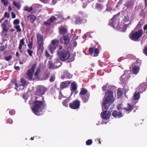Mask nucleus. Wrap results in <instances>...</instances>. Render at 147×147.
I'll return each mask as SVG.
<instances>
[{
	"label": "nucleus",
	"mask_w": 147,
	"mask_h": 147,
	"mask_svg": "<svg viewBox=\"0 0 147 147\" xmlns=\"http://www.w3.org/2000/svg\"><path fill=\"white\" fill-rule=\"evenodd\" d=\"M4 17L5 18H9V14L7 12H5L4 15Z\"/></svg>",
	"instance_id": "55"
},
{
	"label": "nucleus",
	"mask_w": 147,
	"mask_h": 147,
	"mask_svg": "<svg viewBox=\"0 0 147 147\" xmlns=\"http://www.w3.org/2000/svg\"><path fill=\"white\" fill-rule=\"evenodd\" d=\"M11 16L12 18H15L16 17V14L13 12H11Z\"/></svg>",
	"instance_id": "60"
},
{
	"label": "nucleus",
	"mask_w": 147,
	"mask_h": 147,
	"mask_svg": "<svg viewBox=\"0 0 147 147\" xmlns=\"http://www.w3.org/2000/svg\"><path fill=\"white\" fill-rule=\"evenodd\" d=\"M5 50V47L4 46H0V51H3Z\"/></svg>",
	"instance_id": "54"
},
{
	"label": "nucleus",
	"mask_w": 147,
	"mask_h": 147,
	"mask_svg": "<svg viewBox=\"0 0 147 147\" xmlns=\"http://www.w3.org/2000/svg\"><path fill=\"white\" fill-rule=\"evenodd\" d=\"M140 97V92L136 91L135 94L133 96L132 98L134 100H138Z\"/></svg>",
	"instance_id": "25"
},
{
	"label": "nucleus",
	"mask_w": 147,
	"mask_h": 147,
	"mask_svg": "<svg viewBox=\"0 0 147 147\" xmlns=\"http://www.w3.org/2000/svg\"><path fill=\"white\" fill-rule=\"evenodd\" d=\"M50 73L48 71H46L45 72L44 75V78L45 80H46L49 77L50 75Z\"/></svg>",
	"instance_id": "33"
},
{
	"label": "nucleus",
	"mask_w": 147,
	"mask_h": 147,
	"mask_svg": "<svg viewBox=\"0 0 147 147\" xmlns=\"http://www.w3.org/2000/svg\"><path fill=\"white\" fill-rule=\"evenodd\" d=\"M20 21L18 19L15 20L13 22V24L14 25H18L19 24Z\"/></svg>",
	"instance_id": "48"
},
{
	"label": "nucleus",
	"mask_w": 147,
	"mask_h": 147,
	"mask_svg": "<svg viewBox=\"0 0 147 147\" xmlns=\"http://www.w3.org/2000/svg\"><path fill=\"white\" fill-rule=\"evenodd\" d=\"M27 52L30 57H32V54L33 53V52L32 51L30 50V49H28L27 50Z\"/></svg>",
	"instance_id": "42"
},
{
	"label": "nucleus",
	"mask_w": 147,
	"mask_h": 147,
	"mask_svg": "<svg viewBox=\"0 0 147 147\" xmlns=\"http://www.w3.org/2000/svg\"><path fill=\"white\" fill-rule=\"evenodd\" d=\"M33 42L32 41H30L28 45V48L31 49L32 48Z\"/></svg>",
	"instance_id": "51"
},
{
	"label": "nucleus",
	"mask_w": 147,
	"mask_h": 147,
	"mask_svg": "<svg viewBox=\"0 0 147 147\" xmlns=\"http://www.w3.org/2000/svg\"><path fill=\"white\" fill-rule=\"evenodd\" d=\"M71 82L69 81H65L61 82L60 85V88L61 90H63L65 88H68L71 83Z\"/></svg>",
	"instance_id": "13"
},
{
	"label": "nucleus",
	"mask_w": 147,
	"mask_h": 147,
	"mask_svg": "<svg viewBox=\"0 0 147 147\" xmlns=\"http://www.w3.org/2000/svg\"><path fill=\"white\" fill-rule=\"evenodd\" d=\"M144 53L146 55H147V47H145L143 50Z\"/></svg>",
	"instance_id": "57"
},
{
	"label": "nucleus",
	"mask_w": 147,
	"mask_h": 147,
	"mask_svg": "<svg viewBox=\"0 0 147 147\" xmlns=\"http://www.w3.org/2000/svg\"><path fill=\"white\" fill-rule=\"evenodd\" d=\"M83 19L79 16H76L75 18L74 23L76 25H80L82 24Z\"/></svg>",
	"instance_id": "20"
},
{
	"label": "nucleus",
	"mask_w": 147,
	"mask_h": 147,
	"mask_svg": "<svg viewBox=\"0 0 147 147\" xmlns=\"http://www.w3.org/2000/svg\"><path fill=\"white\" fill-rule=\"evenodd\" d=\"M143 24V23L141 20L139 22L137 25L136 27L138 28H140Z\"/></svg>",
	"instance_id": "36"
},
{
	"label": "nucleus",
	"mask_w": 147,
	"mask_h": 147,
	"mask_svg": "<svg viewBox=\"0 0 147 147\" xmlns=\"http://www.w3.org/2000/svg\"><path fill=\"white\" fill-rule=\"evenodd\" d=\"M88 3L87 2L84 3H83V8H85L87 5Z\"/></svg>",
	"instance_id": "63"
},
{
	"label": "nucleus",
	"mask_w": 147,
	"mask_h": 147,
	"mask_svg": "<svg viewBox=\"0 0 147 147\" xmlns=\"http://www.w3.org/2000/svg\"><path fill=\"white\" fill-rule=\"evenodd\" d=\"M129 16H126L124 17L123 20L124 22H126L129 21Z\"/></svg>",
	"instance_id": "44"
},
{
	"label": "nucleus",
	"mask_w": 147,
	"mask_h": 147,
	"mask_svg": "<svg viewBox=\"0 0 147 147\" xmlns=\"http://www.w3.org/2000/svg\"><path fill=\"white\" fill-rule=\"evenodd\" d=\"M34 71L32 69H29L27 71V75L30 80H32Z\"/></svg>",
	"instance_id": "24"
},
{
	"label": "nucleus",
	"mask_w": 147,
	"mask_h": 147,
	"mask_svg": "<svg viewBox=\"0 0 147 147\" xmlns=\"http://www.w3.org/2000/svg\"><path fill=\"white\" fill-rule=\"evenodd\" d=\"M131 71L129 70H125L124 74L120 78V80L123 83L130 78V74Z\"/></svg>",
	"instance_id": "10"
},
{
	"label": "nucleus",
	"mask_w": 147,
	"mask_h": 147,
	"mask_svg": "<svg viewBox=\"0 0 147 147\" xmlns=\"http://www.w3.org/2000/svg\"><path fill=\"white\" fill-rule=\"evenodd\" d=\"M62 64L61 62L59 61H56L55 62V69L61 66Z\"/></svg>",
	"instance_id": "31"
},
{
	"label": "nucleus",
	"mask_w": 147,
	"mask_h": 147,
	"mask_svg": "<svg viewBox=\"0 0 147 147\" xmlns=\"http://www.w3.org/2000/svg\"><path fill=\"white\" fill-rule=\"evenodd\" d=\"M103 102L102 104L105 109L107 110L111 105H112L115 100L113 92L111 90H107L105 93Z\"/></svg>",
	"instance_id": "2"
},
{
	"label": "nucleus",
	"mask_w": 147,
	"mask_h": 147,
	"mask_svg": "<svg viewBox=\"0 0 147 147\" xmlns=\"http://www.w3.org/2000/svg\"><path fill=\"white\" fill-rule=\"evenodd\" d=\"M80 105V101L78 99L73 101L69 104L70 108L75 110L79 108Z\"/></svg>",
	"instance_id": "8"
},
{
	"label": "nucleus",
	"mask_w": 147,
	"mask_h": 147,
	"mask_svg": "<svg viewBox=\"0 0 147 147\" xmlns=\"http://www.w3.org/2000/svg\"><path fill=\"white\" fill-rule=\"evenodd\" d=\"M9 113L11 115H13L15 113V111L14 110H11L9 111Z\"/></svg>",
	"instance_id": "53"
},
{
	"label": "nucleus",
	"mask_w": 147,
	"mask_h": 147,
	"mask_svg": "<svg viewBox=\"0 0 147 147\" xmlns=\"http://www.w3.org/2000/svg\"><path fill=\"white\" fill-rule=\"evenodd\" d=\"M134 5V1L133 0H129L127 1L124 5V6L128 8H132Z\"/></svg>",
	"instance_id": "16"
},
{
	"label": "nucleus",
	"mask_w": 147,
	"mask_h": 147,
	"mask_svg": "<svg viewBox=\"0 0 147 147\" xmlns=\"http://www.w3.org/2000/svg\"><path fill=\"white\" fill-rule=\"evenodd\" d=\"M13 5L17 7L18 9L20 8L21 5L20 3H18L15 1H13Z\"/></svg>",
	"instance_id": "30"
},
{
	"label": "nucleus",
	"mask_w": 147,
	"mask_h": 147,
	"mask_svg": "<svg viewBox=\"0 0 147 147\" xmlns=\"http://www.w3.org/2000/svg\"><path fill=\"white\" fill-rule=\"evenodd\" d=\"M1 1L3 3L5 6H6L8 5V2L7 1L5 0H1Z\"/></svg>",
	"instance_id": "49"
},
{
	"label": "nucleus",
	"mask_w": 147,
	"mask_h": 147,
	"mask_svg": "<svg viewBox=\"0 0 147 147\" xmlns=\"http://www.w3.org/2000/svg\"><path fill=\"white\" fill-rule=\"evenodd\" d=\"M45 102L44 97L42 96L35 97L34 101L32 103V110L35 114L39 115L38 113L43 109Z\"/></svg>",
	"instance_id": "1"
},
{
	"label": "nucleus",
	"mask_w": 147,
	"mask_h": 147,
	"mask_svg": "<svg viewBox=\"0 0 147 147\" xmlns=\"http://www.w3.org/2000/svg\"><path fill=\"white\" fill-rule=\"evenodd\" d=\"M107 110L103 111L101 113L100 115L102 119L107 120L110 118L111 116V112L110 110H109L107 113Z\"/></svg>",
	"instance_id": "12"
},
{
	"label": "nucleus",
	"mask_w": 147,
	"mask_h": 147,
	"mask_svg": "<svg viewBox=\"0 0 147 147\" xmlns=\"http://www.w3.org/2000/svg\"><path fill=\"white\" fill-rule=\"evenodd\" d=\"M134 108V107L133 106L128 103L127 104V106L123 108V109L127 113H129L132 111Z\"/></svg>",
	"instance_id": "15"
},
{
	"label": "nucleus",
	"mask_w": 147,
	"mask_h": 147,
	"mask_svg": "<svg viewBox=\"0 0 147 147\" xmlns=\"http://www.w3.org/2000/svg\"><path fill=\"white\" fill-rule=\"evenodd\" d=\"M27 18L30 20V22L32 23H33L34 21L36 19V17L35 16L31 14H30L27 15Z\"/></svg>",
	"instance_id": "23"
},
{
	"label": "nucleus",
	"mask_w": 147,
	"mask_h": 147,
	"mask_svg": "<svg viewBox=\"0 0 147 147\" xmlns=\"http://www.w3.org/2000/svg\"><path fill=\"white\" fill-rule=\"evenodd\" d=\"M60 40L62 44L64 43L65 45H67L69 43L70 39L69 36L66 35L61 37Z\"/></svg>",
	"instance_id": "11"
},
{
	"label": "nucleus",
	"mask_w": 147,
	"mask_h": 147,
	"mask_svg": "<svg viewBox=\"0 0 147 147\" xmlns=\"http://www.w3.org/2000/svg\"><path fill=\"white\" fill-rule=\"evenodd\" d=\"M55 79V76H51V77L49 81L51 82H54Z\"/></svg>",
	"instance_id": "50"
},
{
	"label": "nucleus",
	"mask_w": 147,
	"mask_h": 147,
	"mask_svg": "<svg viewBox=\"0 0 147 147\" xmlns=\"http://www.w3.org/2000/svg\"><path fill=\"white\" fill-rule=\"evenodd\" d=\"M94 52L95 53L94 55V57L97 56L99 54V51L97 48L94 49Z\"/></svg>",
	"instance_id": "38"
},
{
	"label": "nucleus",
	"mask_w": 147,
	"mask_h": 147,
	"mask_svg": "<svg viewBox=\"0 0 147 147\" xmlns=\"http://www.w3.org/2000/svg\"><path fill=\"white\" fill-rule=\"evenodd\" d=\"M12 58V55H10L8 57H5L4 58L7 61H10Z\"/></svg>",
	"instance_id": "45"
},
{
	"label": "nucleus",
	"mask_w": 147,
	"mask_h": 147,
	"mask_svg": "<svg viewBox=\"0 0 147 147\" xmlns=\"http://www.w3.org/2000/svg\"><path fill=\"white\" fill-rule=\"evenodd\" d=\"M49 68L50 69H55V62L54 63V64L51 62L49 64Z\"/></svg>",
	"instance_id": "35"
},
{
	"label": "nucleus",
	"mask_w": 147,
	"mask_h": 147,
	"mask_svg": "<svg viewBox=\"0 0 147 147\" xmlns=\"http://www.w3.org/2000/svg\"><path fill=\"white\" fill-rule=\"evenodd\" d=\"M40 72V68H38L37 69L36 71L35 74H34V76L36 78H37L38 77V74H39V73Z\"/></svg>",
	"instance_id": "40"
},
{
	"label": "nucleus",
	"mask_w": 147,
	"mask_h": 147,
	"mask_svg": "<svg viewBox=\"0 0 147 147\" xmlns=\"http://www.w3.org/2000/svg\"><path fill=\"white\" fill-rule=\"evenodd\" d=\"M14 28L17 30V31L18 32H20L21 31V29L19 25H18L15 26Z\"/></svg>",
	"instance_id": "41"
},
{
	"label": "nucleus",
	"mask_w": 147,
	"mask_h": 147,
	"mask_svg": "<svg viewBox=\"0 0 147 147\" xmlns=\"http://www.w3.org/2000/svg\"><path fill=\"white\" fill-rule=\"evenodd\" d=\"M112 115L113 117L119 118L122 117L123 115L121 111L118 112L116 110L113 111L112 112Z\"/></svg>",
	"instance_id": "14"
},
{
	"label": "nucleus",
	"mask_w": 147,
	"mask_h": 147,
	"mask_svg": "<svg viewBox=\"0 0 147 147\" xmlns=\"http://www.w3.org/2000/svg\"><path fill=\"white\" fill-rule=\"evenodd\" d=\"M14 68L15 69L17 70H19L20 69V68L19 66H15Z\"/></svg>",
	"instance_id": "62"
},
{
	"label": "nucleus",
	"mask_w": 147,
	"mask_h": 147,
	"mask_svg": "<svg viewBox=\"0 0 147 147\" xmlns=\"http://www.w3.org/2000/svg\"><path fill=\"white\" fill-rule=\"evenodd\" d=\"M37 42H43L44 39L43 38V35H42L40 33H38L37 34L36 36Z\"/></svg>",
	"instance_id": "21"
},
{
	"label": "nucleus",
	"mask_w": 147,
	"mask_h": 147,
	"mask_svg": "<svg viewBox=\"0 0 147 147\" xmlns=\"http://www.w3.org/2000/svg\"><path fill=\"white\" fill-rule=\"evenodd\" d=\"M122 104H119L117 107V109L119 110L123 109V108L122 107Z\"/></svg>",
	"instance_id": "56"
},
{
	"label": "nucleus",
	"mask_w": 147,
	"mask_h": 147,
	"mask_svg": "<svg viewBox=\"0 0 147 147\" xmlns=\"http://www.w3.org/2000/svg\"><path fill=\"white\" fill-rule=\"evenodd\" d=\"M57 55L59 57L61 60L63 61L68 59L71 55L70 52L67 49H63L61 51L58 50Z\"/></svg>",
	"instance_id": "4"
},
{
	"label": "nucleus",
	"mask_w": 147,
	"mask_h": 147,
	"mask_svg": "<svg viewBox=\"0 0 147 147\" xmlns=\"http://www.w3.org/2000/svg\"><path fill=\"white\" fill-rule=\"evenodd\" d=\"M90 96V93H88V91L86 89L84 88L81 89L79 96L84 103H86L88 101Z\"/></svg>",
	"instance_id": "5"
},
{
	"label": "nucleus",
	"mask_w": 147,
	"mask_h": 147,
	"mask_svg": "<svg viewBox=\"0 0 147 147\" xmlns=\"http://www.w3.org/2000/svg\"><path fill=\"white\" fill-rule=\"evenodd\" d=\"M59 42V40L57 39H54L51 41V44L49 45V47L50 53L51 54H53L56 49Z\"/></svg>",
	"instance_id": "7"
},
{
	"label": "nucleus",
	"mask_w": 147,
	"mask_h": 147,
	"mask_svg": "<svg viewBox=\"0 0 147 147\" xmlns=\"http://www.w3.org/2000/svg\"><path fill=\"white\" fill-rule=\"evenodd\" d=\"M143 32L142 29H139L137 31H132L129 35V37L132 40L136 41L142 36Z\"/></svg>",
	"instance_id": "6"
},
{
	"label": "nucleus",
	"mask_w": 147,
	"mask_h": 147,
	"mask_svg": "<svg viewBox=\"0 0 147 147\" xmlns=\"http://www.w3.org/2000/svg\"><path fill=\"white\" fill-rule=\"evenodd\" d=\"M139 70V66H134L132 68V72L134 74L136 75L138 73Z\"/></svg>",
	"instance_id": "26"
},
{
	"label": "nucleus",
	"mask_w": 147,
	"mask_h": 147,
	"mask_svg": "<svg viewBox=\"0 0 147 147\" xmlns=\"http://www.w3.org/2000/svg\"><path fill=\"white\" fill-rule=\"evenodd\" d=\"M69 100L67 99H66L63 100L62 102V104L63 106L66 107H68V103L69 102Z\"/></svg>",
	"instance_id": "32"
},
{
	"label": "nucleus",
	"mask_w": 147,
	"mask_h": 147,
	"mask_svg": "<svg viewBox=\"0 0 147 147\" xmlns=\"http://www.w3.org/2000/svg\"><path fill=\"white\" fill-rule=\"evenodd\" d=\"M56 20V17L54 16H52L46 22H44V24L48 26H50L51 24Z\"/></svg>",
	"instance_id": "17"
},
{
	"label": "nucleus",
	"mask_w": 147,
	"mask_h": 147,
	"mask_svg": "<svg viewBox=\"0 0 147 147\" xmlns=\"http://www.w3.org/2000/svg\"><path fill=\"white\" fill-rule=\"evenodd\" d=\"M107 88V85H106V86L104 85L102 87V89L103 91H105L106 90Z\"/></svg>",
	"instance_id": "61"
},
{
	"label": "nucleus",
	"mask_w": 147,
	"mask_h": 147,
	"mask_svg": "<svg viewBox=\"0 0 147 147\" xmlns=\"http://www.w3.org/2000/svg\"><path fill=\"white\" fill-rule=\"evenodd\" d=\"M44 42H37V49L38 51H40L42 53L43 52L44 47Z\"/></svg>",
	"instance_id": "19"
},
{
	"label": "nucleus",
	"mask_w": 147,
	"mask_h": 147,
	"mask_svg": "<svg viewBox=\"0 0 147 147\" xmlns=\"http://www.w3.org/2000/svg\"><path fill=\"white\" fill-rule=\"evenodd\" d=\"M117 96L120 97H121L123 94L121 90L119 89H117Z\"/></svg>",
	"instance_id": "37"
},
{
	"label": "nucleus",
	"mask_w": 147,
	"mask_h": 147,
	"mask_svg": "<svg viewBox=\"0 0 147 147\" xmlns=\"http://www.w3.org/2000/svg\"><path fill=\"white\" fill-rule=\"evenodd\" d=\"M37 64V63H35L33 65L32 67L30 69H32V70H33L34 71V69L36 68Z\"/></svg>",
	"instance_id": "52"
},
{
	"label": "nucleus",
	"mask_w": 147,
	"mask_h": 147,
	"mask_svg": "<svg viewBox=\"0 0 147 147\" xmlns=\"http://www.w3.org/2000/svg\"><path fill=\"white\" fill-rule=\"evenodd\" d=\"M73 45L74 46V47H76L77 45V43L76 41H74L73 42Z\"/></svg>",
	"instance_id": "64"
},
{
	"label": "nucleus",
	"mask_w": 147,
	"mask_h": 147,
	"mask_svg": "<svg viewBox=\"0 0 147 147\" xmlns=\"http://www.w3.org/2000/svg\"><path fill=\"white\" fill-rule=\"evenodd\" d=\"M143 29L144 31L146 30V33L147 34V24L144 26Z\"/></svg>",
	"instance_id": "59"
},
{
	"label": "nucleus",
	"mask_w": 147,
	"mask_h": 147,
	"mask_svg": "<svg viewBox=\"0 0 147 147\" xmlns=\"http://www.w3.org/2000/svg\"><path fill=\"white\" fill-rule=\"evenodd\" d=\"M6 123H7L11 124L13 123V121L11 119L9 118L7 119Z\"/></svg>",
	"instance_id": "47"
},
{
	"label": "nucleus",
	"mask_w": 147,
	"mask_h": 147,
	"mask_svg": "<svg viewBox=\"0 0 147 147\" xmlns=\"http://www.w3.org/2000/svg\"><path fill=\"white\" fill-rule=\"evenodd\" d=\"M92 140L89 139L86 142V144L87 145H90L92 144Z\"/></svg>",
	"instance_id": "43"
},
{
	"label": "nucleus",
	"mask_w": 147,
	"mask_h": 147,
	"mask_svg": "<svg viewBox=\"0 0 147 147\" xmlns=\"http://www.w3.org/2000/svg\"><path fill=\"white\" fill-rule=\"evenodd\" d=\"M59 32L60 34L63 35L67 34L68 32L67 28L62 26L59 28Z\"/></svg>",
	"instance_id": "18"
},
{
	"label": "nucleus",
	"mask_w": 147,
	"mask_h": 147,
	"mask_svg": "<svg viewBox=\"0 0 147 147\" xmlns=\"http://www.w3.org/2000/svg\"><path fill=\"white\" fill-rule=\"evenodd\" d=\"M25 42H24V39L22 38L21 39L20 41V44L19 46V49H20V48H21V47H22V46H25L26 45H25Z\"/></svg>",
	"instance_id": "29"
},
{
	"label": "nucleus",
	"mask_w": 147,
	"mask_h": 147,
	"mask_svg": "<svg viewBox=\"0 0 147 147\" xmlns=\"http://www.w3.org/2000/svg\"><path fill=\"white\" fill-rule=\"evenodd\" d=\"M95 8L98 11L102 10L104 8V5L99 3H96L95 5Z\"/></svg>",
	"instance_id": "22"
},
{
	"label": "nucleus",
	"mask_w": 147,
	"mask_h": 147,
	"mask_svg": "<svg viewBox=\"0 0 147 147\" xmlns=\"http://www.w3.org/2000/svg\"><path fill=\"white\" fill-rule=\"evenodd\" d=\"M45 56L47 57H49L50 56V54L49 53L47 50H46L45 51Z\"/></svg>",
	"instance_id": "58"
},
{
	"label": "nucleus",
	"mask_w": 147,
	"mask_h": 147,
	"mask_svg": "<svg viewBox=\"0 0 147 147\" xmlns=\"http://www.w3.org/2000/svg\"><path fill=\"white\" fill-rule=\"evenodd\" d=\"M7 24L3 22L1 25V27L2 28V32L4 33L5 32H7L8 31V29L7 28Z\"/></svg>",
	"instance_id": "27"
},
{
	"label": "nucleus",
	"mask_w": 147,
	"mask_h": 147,
	"mask_svg": "<svg viewBox=\"0 0 147 147\" xmlns=\"http://www.w3.org/2000/svg\"><path fill=\"white\" fill-rule=\"evenodd\" d=\"M33 10V8L32 7H28V6H26L24 7L25 11L30 12Z\"/></svg>",
	"instance_id": "34"
},
{
	"label": "nucleus",
	"mask_w": 147,
	"mask_h": 147,
	"mask_svg": "<svg viewBox=\"0 0 147 147\" xmlns=\"http://www.w3.org/2000/svg\"><path fill=\"white\" fill-rule=\"evenodd\" d=\"M70 86L71 88V90L72 91H74L77 89V86L74 82L71 83Z\"/></svg>",
	"instance_id": "28"
},
{
	"label": "nucleus",
	"mask_w": 147,
	"mask_h": 147,
	"mask_svg": "<svg viewBox=\"0 0 147 147\" xmlns=\"http://www.w3.org/2000/svg\"><path fill=\"white\" fill-rule=\"evenodd\" d=\"M47 89L42 86H39L37 88L35 92L36 95L38 96H42L45 94Z\"/></svg>",
	"instance_id": "9"
},
{
	"label": "nucleus",
	"mask_w": 147,
	"mask_h": 147,
	"mask_svg": "<svg viewBox=\"0 0 147 147\" xmlns=\"http://www.w3.org/2000/svg\"><path fill=\"white\" fill-rule=\"evenodd\" d=\"M94 48L91 47L89 49V51L90 55H92L94 53Z\"/></svg>",
	"instance_id": "46"
},
{
	"label": "nucleus",
	"mask_w": 147,
	"mask_h": 147,
	"mask_svg": "<svg viewBox=\"0 0 147 147\" xmlns=\"http://www.w3.org/2000/svg\"><path fill=\"white\" fill-rule=\"evenodd\" d=\"M11 82L14 84L16 87L15 89L18 91L24 90L27 84V82L23 78H21L20 81H17L15 79H13L11 81Z\"/></svg>",
	"instance_id": "3"
},
{
	"label": "nucleus",
	"mask_w": 147,
	"mask_h": 147,
	"mask_svg": "<svg viewBox=\"0 0 147 147\" xmlns=\"http://www.w3.org/2000/svg\"><path fill=\"white\" fill-rule=\"evenodd\" d=\"M143 84H141L139 86V91H144L145 90V86H144V87H143Z\"/></svg>",
	"instance_id": "39"
}]
</instances>
